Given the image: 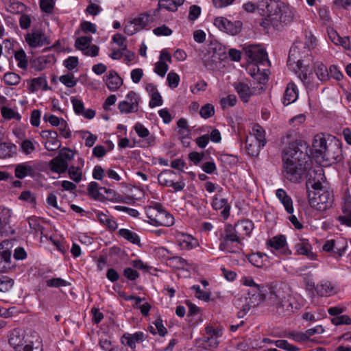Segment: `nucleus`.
<instances>
[{
	"instance_id": "nucleus-1",
	"label": "nucleus",
	"mask_w": 351,
	"mask_h": 351,
	"mask_svg": "<svg viewBox=\"0 0 351 351\" xmlns=\"http://www.w3.org/2000/svg\"><path fill=\"white\" fill-rule=\"evenodd\" d=\"M296 133L289 131L282 138L284 144H289L282 152V173L289 181L297 183L306 175L308 168V154L302 148H306L302 141L295 140Z\"/></svg>"
},
{
	"instance_id": "nucleus-2",
	"label": "nucleus",
	"mask_w": 351,
	"mask_h": 351,
	"mask_svg": "<svg viewBox=\"0 0 351 351\" xmlns=\"http://www.w3.org/2000/svg\"><path fill=\"white\" fill-rule=\"evenodd\" d=\"M305 43L297 42L290 49L287 65L297 73L302 82L310 88L317 86L314 75L309 67L311 50L314 47L315 38L310 35L306 36Z\"/></svg>"
},
{
	"instance_id": "nucleus-3",
	"label": "nucleus",
	"mask_w": 351,
	"mask_h": 351,
	"mask_svg": "<svg viewBox=\"0 0 351 351\" xmlns=\"http://www.w3.org/2000/svg\"><path fill=\"white\" fill-rule=\"evenodd\" d=\"M324 184H326V177L322 168L308 170L306 182L308 201L312 208L319 211L328 209L333 202L332 191Z\"/></svg>"
},
{
	"instance_id": "nucleus-4",
	"label": "nucleus",
	"mask_w": 351,
	"mask_h": 351,
	"mask_svg": "<svg viewBox=\"0 0 351 351\" xmlns=\"http://www.w3.org/2000/svg\"><path fill=\"white\" fill-rule=\"evenodd\" d=\"M148 218L149 223L155 226L169 227L174 224L173 217L158 203L149 208Z\"/></svg>"
},
{
	"instance_id": "nucleus-5",
	"label": "nucleus",
	"mask_w": 351,
	"mask_h": 351,
	"mask_svg": "<svg viewBox=\"0 0 351 351\" xmlns=\"http://www.w3.org/2000/svg\"><path fill=\"white\" fill-rule=\"evenodd\" d=\"M12 242L4 240L0 243V272L10 273L14 270L16 263L12 258Z\"/></svg>"
},
{
	"instance_id": "nucleus-6",
	"label": "nucleus",
	"mask_w": 351,
	"mask_h": 351,
	"mask_svg": "<svg viewBox=\"0 0 351 351\" xmlns=\"http://www.w3.org/2000/svg\"><path fill=\"white\" fill-rule=\"evenodd\" d=\"M153 20L152 15L147 13L141 14L125 25L124 32L128 36L134 35L136 32L147 28Z\"/></svg>"
},
{
	"instance_id": "nucleus-7",
	"label": "nucleus",
	"mask_w": 351,
	"mask_h": 351,
	"mask_svg": "<svg viewBox=\"0 0 351 351\" xmlns=\"http://www.w3.org/2000/svg\"><path fill=\"white\" fill-rule=\"evenodd\" d=\"M241 240L240 235L237 233V230L234 226L232 225H228L226 226L224 233L220 238V244L219 248L222 251H228L229 252H235V250L230 249L231 243H237V244L241 245Z\"/></svg>"
},
{
	"instance_id": "nucleus-8",
	"label": "nucleus",
	"mask_w": 351,
	"mask_h": 351,
	"mask_svg": "<svg viewBox=\"0 0 351 351\" xmlns=\"http://www.w3.org/2000/svg\"><path fill=\"white\" fill-rule=\"evenodd\" d=\"M282 5L276 0H267L265 3V9L263 10L267 17H269L271 25L276 29H281L280 23L279 22L280 14L282 12Z\"/></svg>"
},
{
	"instance_id": "nucleus-9",
	"label": "nucleus",
	"mask_w": 351,
	"mask_h": 351,
	"mask_svg": "<svg viewBox=\"0 0 351 351\" xmlns=\"http://www.w3.org/2000/svg\"><path fill=\"white\" fill-rule=\"evenodd\" d=\"M32 332H25L20 328H14L10 332L8 335V343L15 351L21 350L27 341L32 340Z\"/></svg>"
},
{
	"instance_id": "nucleus-10",
	"label": "nucleus",
	"mask_w": 351,
	"mask_h": 351,
	"mask_svg": "<svg viewBox=\"0 0 351 351\" xmlns=\"http://www.w3.org/2000/svg\"><path fill=\"white\" fill-rule=\"evenodd\" d=\"M312 146L314 151L324 158L327 159L330 158H335V156L330 154V151L334 148L338 149L337 145H328L324 134H318L315 135Z\"/></svg>"
},
{
	"instance_id": "nucleus-11",
	"label": "nucleus",
	"mask_w": 351,
	"mask_h": 351,
	"mask_svg": "<svg viewBox=\"0 0 351 351\" xmlns=\"http://www.w3.org/2000/svg\"><path fill=\"white\" fill-rule=\"evenodd\" d=\"M214 25L221 31L230 35H237L242 29L243 23L240 21L232 22L223 16L215 18Z\"/></svg>"
},
{
	"instance_id": "nucleus-12",
	"label": "nucleus",
	"mask_w": 351,
	"mask_h": 351,
	"mask_svg": "<svg viewBox=\"0 0 351 351\" xmlns=\"http://www.w3.org/2000/svg\"><path fill=\"white\" fill-rule=\"evenodd\" d=\"M125 100L119 103L118 108L121 114L136 112L138 110L140 97L134 91H130Z\"/></svg>"
},
{
	"instance_id": "nucleus-13",
	"label": "nucleus",
	"mask_w": 351,
	"mask_h": 351,
	"mask_svg": "<svg viewBox=\"0 0 351 351\" xmlns=\"http://www.w3.org/2000/svg\"><path fill=\"white\" fill-rule=\"evenodd\" d=\"M298 309V304L294 298L289 295L274 306L276 313L281 317H289Z\"/></svg>"
},
{
	"instance_id": "nucleus-14",
	"label": "nucleus",
	"mask_w": 351,
	"mask_h": 351,
	"mask_svg": "<svg viewBox=\"0 0 351 351\" xmlns=\"http://www.w3.org/2000/svg\"><path fill=\"white\" fill-rule=\"evenodd\" d=\"M245 52L249 61L255 62L256 64H264L265 62L268 63L267 53L265 50L256 45H250L245 48Z\"/></svg>"
},
{
	"instance_id": "nucleus-15",
	"label": "nucleus",
	"mask_w": 351,
	"mask_h": 351,
	"mask_svg": "<svg viewBox=\"0 0 351 351\" xmlns=\"http://www.w3.org/2000/svg\"><path fill=\"white\" fill-rule=\"evenodd\" d=\"M263 287L259 289L258 291L252 290V293L249 292V302L243 306V308L239 313V317H243L246 312L250 310V307H255L261 302L266 300V295L264 293Z\"/></svg>"
},
{
	"instance_id": "nucleus-16",
	"label": "nucleus",
	"mask_w": 351,
	"mask_h": 351,
	"mask_svg": "<svg viewBox=\"0 0 351 351\" xmlns=\"http://www.w3.org/2000/svg\"><path fill=\"white\" fill-rule=\"evenodd\" d=\"M268 293L266 295V301L268 304L276 306L278 302L287 298L281 286L271 285L268 287Z\"/></svg>"
},
{
	"instance_id": "nucleus-17",
	"label": "nucleus",
	"mask_w": 351,
	"mask_h": 351,
	"mask_svg": "<svg viewBox=\"0 0 351 351\" xmlns=\"http://www.w3.org/2000/svg\"><path fill=\"white\" fill-rule=\"evenodd\" d=\"M40 135L45 140L44 146L46 149L56 151L60 147L61 143L58 140V133L56 131L43 130L41 132Z\"/></svg>"
},
{
	"instance_id": "nucleus-18",
	"label": "nucleus",
	"mask_w": 351,
	"mask_h": 351,
	"mask_svg": "<svg viewBox=\"0 0 351 351\" xmlns=\"http://www.w3.org/2000/svg\"><path fill=\"white\" fill-rule=\"evenodd\" d=\"M25 40L31 47L34 48L49 44L47 37L41 30L28 33L25 36Z\"/></svg>"
},
{
	"instance_id": "nucleus-19",
	"label": "nucleus",
	"mask_w": 351,
	"mask_h": 351,
	"mask_svg": "<svg viewBox=\"0 0 351 351\" xmlns=\"http://www.w3.org/2000/svg\"><path fill=\"white\" fill-rule=\"evenodd\" d=\"M267 245L280 254L288 255L291 254V251L287 247L286 237L284 235H278L272 237L267 241Z\"/></svg>"
},
{
	"instance_id": "nucleus-20",
	"label": "nucleus",
	"mask_w": 351,
	"mask_h": 351,
	"mask_svg": "<svg viewBox=\"0 0 351 351\" xmlns=\"http://www.w3.org/2000/svg\"><path fill=\"white\" fill-rule=\"evenodd\" d=\"M145 335L143 332H136L133 334L125 333L121 337V343L129 346L132 350H135L136 343L143 342Z\"/></svg>"
},
{
	"instance_id": "nucleus-21",
	"label": "nucleus",
	"mask_w": 351,
	"mask_h": 351,
	"mask_svg": "<svg viewBox=\"0 0 351 351\" xmlns=\"http://www.w3.org/2000/svg\"><path fill=\"white\" fill-rule=\"evenodd\" d=\"M104 80L108 88L111 91H116L123 84L122 78L114 71H110L104 76Z\"/></svg>"
},
{
	"instance_id": "nucleus-22",
	"label": "nucleus",
	"mask_w": 351,
	"mask_h": 351,
	"mask_svg": "<svg viewBox=\"0 0 351 351\" xmlns=\"http://www.w3.org/2000/svg\"><path fill=\"white\" fill-rule=\"evenodd\" d=\"M211 205L213 209L216 210H222L221 215L224 219H227L229 217L230 205L228 203L227 199L215 195L213 198Z\"/></svg>"
},
{
	"instance_id": "nucleus-23",
	"label": "nucleus",
	"mask_w": 351,
	"mask_h": 351,
	"mask_svg": "<svg viewBox=\"0 0 351 351\" xmlns=\"http://www.w3.org/2000/svg\"><path fill=\"white\" fill-rule=\"evenodd\" d=\"M295 247L298 254L306 256L311 260L315 259L316 255L312 252V247L308 239H300Z\"/></svg>"
},
{
	"instance_id": "nucleus-24",
	"label": "nucleus",
	"mask_w": 351,
	"mask_h": 351,
	"mask_svg": "<svg viewBox=\"0 0 351 351\" xmlns=\"http://www.w3.org/2000/svg\"><path fill=\"white\" fill-rule=\"evenodd\" d=\"M31 339L32 340L27 341V343L19 351H43L42 339L36 332L32 331Z\"/></svg>"
},
{
	"instance_id": "nucleus-25",
	"label": "nucleus",
	"mask_w": 351,
	"mask_h": 351,
	"mask_svg": "<svg viewBox=\"0 0 351 351\" xmlns=\"http://www.w3.org/2000/svg\"><path fill=\"white\" fill-rule=\"evenodd\" d=\"M298 97V90L296 85L293 82L289 83L284 93L282 99L283 104L288 106L295 101Z\"/></svg>"
},
{
	"instance_id": "nucleus-26",
	"label": "nucleus",
	"mask_w": 351,
	"mask_h": 351,
	"mask_svg": "<svg viewBox=\"0 0 351 351\" xmlns=\"http://www.w3.org/2000/svg\"><path fill=\"white\" fill-rule=\"evenodd\" d=\"M234 88L240 99L246 103L249 101L250 97L254 94V92L249 87V86L243 82H236L234 84Z\"/></svg>"
},
{
	"instance_id": "nucleus-27",
	"label": "nucleus",
	"mask_w": 351,
	"mask_h": 351,
	"mask_svg": "<svg viewBox=\"0 0 351 351\" xmlns=\"http://www.w3.org/2000/svg\"><path fill=\"white\" fill-rule=\"evenodd\" d=\"M15 176L19 179H23L26 176L34 177V169L27 162H23L16 165L14 169Z\"/></svg>"
},
{
	"instance_id": "nucleus-28",
	"label": "nucleus",
	"mask_w": 351,
	"mask_h": 351,
	"mask_svg": "<svg viewBox=\"0 0 351 351\" xmlns=\"http://www.w3.org/2000/svg\"><path fill=\"white\" fill-rule=\"evenodd\" d=\"M234 226L237 230L238 234L240 235L242 240L246 236H249L254 229L253 222L248 219L239 221Z\"/></svg>"
},
{
	"instance_id": "nucleus-29",
	"label": "nucleus",
	"mask_w": 351,
	"mask_h": 351,
	"mask_svg": "<svg viewBox=\"0 0 351 351\" xmlns=\"http://www.w3.org/2000/svg\"><path fill=\"white\" fill-rule=\"evenodd\" d=\"M315 73L317 77V80L314 77V80L317 84V86L319 84L317 81L326 82L330 80L329 69H328L326 66L321 62H317L315 63ZM315 87H316V86Z\"/></svg>"
},
{
	"instance_id": "nucleus-30",
	"label": "nucleus",
	"mask_w": 351,
	"mask_h": 351,
	"mask_svg": "<svg viewBox=\"0 0 351 351\" xmlns=\"http://www.w3.org/2000/svg\"><path fill=\"white\" fill-rule=\"evenodd\" d=\"M49 167L52 172L62 173L66 171L69 165L68 162L56 156L49 162Z\"/></svg>"
},
{
	"instance_id": "nucleus-31",
	"label": "nucleus",
	"mask_w": 351,
	"mask_h": 351,
	"mask_svg": "<svg viewBox=\"0 0 351 351\" xmlns=\"http://www.w3.org/2000/svg\"><path fill=\"white\" fill-rule=\"evenodd\" d=\"M276 195L282 203L287 213L291 214L293 212V202L291 198L287 195L286 191L282 189H279L276 191Z\"/></svg>"
},
{
	"instance_id": "nucleus-32",
	"label": "nucleus",
	"mask_w": 351,
	"mask_h": 351,
	"mask_svg": "<svg viewBox=\"0 0 351 351\" xmlns=\"http://www.w3.org/2000/svg\"><path fill=\"white\" fill-rule=\"evenodd\" d=\"M295 10L293 8L282 5V12L280 14L279 22L281 29L283 27V23L288 24L292 22L295 17Z\"/></svg>"
},
{
	"instance_id": "nucleus-33",
	"label": "nucleus",
	"mask_w": 351,
	"mask_h": 351,
	"mask_svg": "<svg viewBox=\"0 0 351 351\" xmlns=\"http://www.w3.org/2000/svg\"><path fill=\"white\" fill-rule=\"evenodd\" d=\"M337 220L343 225L351 227V202H346L342 207V215L337 217Z\"/></svg>"
},
{
	"instance_id": "nucleus-34",
	"label": "nucleus",
	"mask_w": 351,
	"mask_h": 351,
	"mask_svg": "<svg viewBox=\"0 0 351 351\" xmlns=\"http://www.w3.org/2000/svg\"><path fill=\"white\" fill-rule=\"evenodd\" d=\"M28 88L31 93H34L39 89L47 90L48 84L46 77L44 76H40L38 77L32 79L30 81Z\"/></svg>"
},
{
	"instance_id": "nucleus-35",
	"label": "nucleus",
	"mask_w": 351,
	"mask_h": 351,
	"mask_svg": "<svg viewBox=\"0 0 351 351\" xmlns=\"http://www.w3.org/2000/svg\"><path fill=\"white\" fill-rule=\"evenodd\" d=\"M205 332L207 335L204 339L205 342H209L211 339L216 340L223 335V329L221 326L214 327L211 325H208L205 328Z\"/></svg>"
},
{
	"instance_id": "nucleus-36",
	"label": "nucleus",
	"mask_w": 351,
	"mask_h": 351,
	"mask_svg": "<svg viewBox=\"0 0 351 351\" xmlns=\"http://www.w3.org/2000/svg\"><path fill=\"white\" fill-rule=\"evenodd\" d=\"M16 151L15 145L10 143H0V158L4 159L12 157Z\"/></svg>"
},
{
	"instance_id": "nucleus-37",
	"label": "nucleus",
	"mask_w": 351,
	"mask_h": 351,
	"mask_svg": "<svg viewBox=\"0 0 351 351\" xmlns=\"http://www.w3.org/2000/svg\"><path fill=\"white\" fill-rule=\"evenodd\" d=\"M251 134L255 137L259 147L265 146L266 143L265 132L260 125L256 124L253 126Z\"/></svg>"
},
{
	"instance_id": "nucleus-38",
	"label": "nucleus",
	"mask_w": 351,
	"mask_h": 351,
	"mask_svg": "<svg viewBox=\"0 0 351 351\" xmlns=\"http://www.w3.org/2000/svg\"><path fill=\"white\" fill-rule=\"evenodd\" d=\"M97 217L100 223L106 226L110 231H114L118 227L115 221L110 219L107 215L103 213H98Z\"/></svg>"
},
{
	"instance_id": "nucleus-39",
	"label": "nucleus",
	"mask_w": 351,
	"mask_h": 351,
	"mask_svg": "<svg viewBox=\"0 0 351 351\" xmlns=\"http://www.w3.org/2000/svg\"><path fill=\"white\" fill-rule=\"evenodd\" d=\"M176 173L172 170H164L158 176V180L160 185L165 186H170L172 184L173 175Z\"/></svg>"
},
{
	"instance_id": "nucleus-40",
	"label": "nucleus",
	"mask_w": 351,
	"mask_h": 351,
	"mask_svg": "<svg viewBox=\"0 0 351 351\" xmlns=\"http://www.w3.org/2000/svg\"><path fill=\"white\" fill-rule=\"evenodd\" d=\"M320 296H329L334 293V288L329 282H322L315 287Z\"/></svg>"
},
{
	"instance_id": "nucleus-41",
	"label": "nucleus",
	"mask_w": 351,
	"mask_h": 351,
	"mask_svg": "<svg viewBox=\"0 0 351 351\" xmlns=\"http://www.w3.org/2000/svg\"><path fill=\"white\" fill-rule=\"evenodd\" d=\"M119 234L133 244H139L140 238L136 233L128 229H120Z\"/></svg>"
},
{
	"instance_id": "nucleus-42",
	"label": "nucleus",
	"mask_w": 351,
	"mask_h": 351,
	"mask_svg": "<svg viewBox=\"0 0 351 351\" xmlns=\"http://www.w3.org/2000/svg\"><path fill=\"white\" fill-rule=\"evenodd\" d=\"M36 143H37L35 141L25 139L21 142L20 149L25 154L29 155L36 150Z\"/></svg>"
},
{
	"instance_id": "nucleus-43",
	"label": "nucleus",
	"mask_w": 351,
	"mask_h": 351,
	"mask_svg": "<svg viewBox=\"0 0 351 351\" xmlns=\"http://www.w3.org/2000/svg\"><path fill=\"white\" fill-rule=\"evenodd\" d=\"M88 192L90 196L95 199L101 200V196H104L102 192H101L100 187L95 182H91L88 186Z\"/></svg>"
},
{
	"instance_id": "nucleus-44",
	"label": "nucleus",
	"mask_w": 351,
	"mask_h": 351,
	"mask_svg": "<svg viewBox=\"0 0 351 351\" xmlns=\"http://www.w3.org/2000/svg\"><path fill=\"white\" fill-rule=\"evenodd\" d=\"M14 281L12 278L6 276H0V291L7 292L14 286Z\"/></svg>"
},
{
	"instance_id": "nucleus-45",
	"label": "nucleus",
	"mask_w": 351,
	"mask_h": 351,
	"mask_svg": "<svg viewBox=\"0 0 351 351\" xmlns=\"http://www.w3.org/2000/svg\"><path fill=\"white\" fill-rule=\"evenodd\" d=\"M14 57L18 62V66L22 69H27L28 62L25 52L23 49H20L15 53Z\"/></svg>"
},
{
	"instance_id": "nucleus-46",
	"label": "nucleus",
	"mask_w": 351,
	"mask_h": 351,
	"mask_svg": "<svg viewBox=\"0 0 351 351\" xmlns=\"http://www.w3.org/2000/svg\"><path fill=\"white\" fill-rule=\"evenodd\" d=\"M92 41L91 36H81L77 38L75 43V47L81 51H84L90 46Z\"/></svg>"
},
{
	"instance_id": "nucleus-47",
	"label": "nucleus",
	"mask_w": 351,
	"mask_h": 351,
	"mask_svg": "<svg viewBox=\"0 0 351 351\" xmlns=\"http://www.w3.org/2000/svg\"><path fill=\"white\" fill-rule=\"evenodd\" d=\"M59 80L61 83L65 85L68 88L74 87L77 82V80L75 78L73 73H69L66 75H61L59 77Z\"/></svg>"
},
{
	"instance_id": "nucleus-48",
	"label": "nucleus",
	"mask_w": 351,
	"mask_h": 351,
	"mask_svg": "<svg viewBox=\"0 0 351 351\" xmlns=\"http://www.w3.org/2000/svg\"><path fill=\"white\" fill-rule=\"evenodd\" d=\"M68 169V173L71 180L78 183L82 178V171L79 167L71 166Z\"/></svg>"
},
{
	"instance_id": "nucleus-49",
	"label": "nucleus",
	"mask_w": 351,
	"mask_h": 351,
	"mask_svg": "<svg viewBox=\"0 0 351 351\" xmlns=\"http://www.w3.org/2000/svg\"><path fill=\"white\" fill-rule=\"evenodd\" d=\"M4 82L9 86L17 85L21 81V77L12 72L6 73L3 76Z\"/></svg>"
},
{
	"instance_id": "nucleus-50",
	"label": "nucleus",
	"mask_w": 351,
	"mask_h": 351,
	"mask_svg": "<svg viewBox=\"0 0 351 351\" xmlns=\"http://www.w3.org/2000/svg\"><path fill=\"white\" fill-rule=\"evenodd\" d=\"M46 285L49 287H61L69 286L70 283L60 278H53L46 280Z\"/></svg>"
},
{
	"instance_id": "nucleus-51",
	"label": "nucleus",
	"mask_w": 351,
	"mask_h": 351,
	"mask_svg": "<svg viewBox=\"0 0 351 351\" xmlns=\"http://www.w3.org/2000/svg\"><path fill=\"white\" fill-rule=\"evenodd\" d=\"M275 345L281 349L287 351H298L300 348L294 345L290 344L287 340L280 339L275 341Z\"/></svg>"
},
{
	"instance_id": "nucleus-52",
	"label": "nucleus",
	"mask_w": 351,
	"mask_h": 351,
	"mask_svg": "<svg viewBox=\"0 0 351 351\" xmlns=\"http://www.w3.org/2000/svg\"><path fill=\"white\" fill-rule=\"evenodd\" d=\"M1 114L3 118L7 119H15L16 120L21 119V115L16 112L12 108H8V107H3L1 108Z\"/></svg>"
},
{
	"instance_id": "nucleus-53",
	"label": "nucleus",
	"mask_w": 351,
	"mask_h": 351,
	"mask_svg": "<svg viewBox=\"0 0 351 351\" xmlns=\"http://www.w3.org/2000/svg\"><path fill=\"white\" fill-rule=\"evenodd\" d=\"M170 264L173 265V267L180 269L183 268L185 266H189L191 264L188 262L187 260L180 257V256H174L169 259Z\"/></svg>"
},
{
	"instance_id": "nucleus-54",
	"label": "nucleus",
	"mask_w": 351,
	"mask_h": 351,
	"mask_svg": "<svg viewBox=\"0 0 351 351\" xmlns=\"http://www.w3.org/2000/svg\"><path fill=\"white\" fill-rule=\"evenodd\" d=\"M158 6L160 9H165L170 12H176L177 10L174 0H160Z\"/></svg>"
},
{
	"instance_id": "nucleus-55",
	"label": "nucleus",
	"mask_w": 351,
	"mask_h": 351,
	"mask_svg": "<svg viewBox=\"0 0 351 351\" xmlns=\"http://www.w3.org/2000/svg\"><path fill=\"white\" fill-rule=\"evenodd\" d=\"M199 114L202 117L208 119L215 114V108L212 104H207L202 106L200 109Z\"/></svg>"
},
{
	"instance_id": "nucleus-56",
	"label": "nucleus",
	"mask_w": 351,
	"mask_h": 351,
	"mask_svg": "<svg viewBox=\"0 0 351 351\" xmlns=\"http://www.w3.org/2000/svg\"><path fill=\"white\" fill-rule=\"evenodd\" d=\"M192 289H193L195 291V295L196 298H197L198 299H200L206 302L210 300V293L202 290L199 285H193L192 287Z\"/></svg>"
},
{
	"instance_id": "nucleus-57",
	"label": "nucleus",
	"mask_w": 351,
	"mask_h": 351,
	"mask_svg": "<svg viewBox=\"0 0 351 351\" xmlns=\"http://www.w3.org/2000/svg\"><path fill=\"white\" fill-rule=\"evenodd\" d=\"M169 69V66L162 60H160L156 64L154 71L161 77H164Z\"/></svg>"
},
{
	"instance_id": "nucleus-58",
	"label": "nucleus",
	"mask_w": 351,
	"mask_h": 351,
	"mask_svg": "<svg viewBox=\"0 0 351 351\" xmlns=\"http://www.w3.org/2000/svg\"><path fill=\"white\" fill-rule=\"evenodd\" d=\"M167 80L168 82V84L171 88H176L180 82V76L174 72L171 71L167 77Z\"/></svg>"
},
{
	"instance_id": "nucleus-59",
	"label": "nucleus",
	"mask_w": 351,
	"mask_h": 351,
	"mask_svg": "<svg viewBox=\"0 0 351 351\" xmlns=\"http://www.w3.org/2000/svg\"><path fill=\"white\" fill-rule=\"evenodd\" d=\"M21 200L29 202L33 205L36 204V196L29 191H23L19 196Z\"/></svg>"
},
{
	"instance_id": "nucleus-60",
	"label": "nucleus",
	"mask_w": 351,
	"mask_h": 351,
	"mask_svg": "<svg viewBox=\"0 0 351 351\" xmlns=\"http://www.w3.org/2000/svg\"><path fill=\"white\" fill-rule=\"evenodd\" d=\"M162 104V99L160 94L158 91L153 93L151 97V100L149 104V107L153 108L156 106H160Z\"/></svg>"
},
{
	"instance_id": "nucleus-61",
	"label": "nucleus",
	"mask_w": 351,
	"mask_h": 351,
	"mask_svg": "<svg viewBox=\"0 0 351 351\" xmlns=\"http://www.w3.org/2000/svg\"><path fill=\"white\" fill-rule=\"evenodd\" d=\"M71 101L73 104L75 112L77 114H80L84 110V103L82 100L78 99L74 97L71 98Z\"/></svg>"
},
{
	"instance_id": "nucleus-62",
	"label": "nucleus",
	"mask_w": 351,
	"mask_h": 351,
	"mask_svg": "<svg viewBox=\"0 0 351 351\" xmlns=\"http://www.w3.org/2000/svg\"><path fill=\"white\" fill-rule=\"evenodd\" d=\"M182 238L180 239V245L182 247H186L187 249H191L193 247V244L192 241H194V239L188 234H182L181 235Z\"/></svg>"
},
{
	"instance_id": "nucleus-63",
	"label": "nucleus",
	"mask_w": 351,
	"mask_h": 351,
	"mask_svg": "<svg viewBox=\"0 0 351 351\" xmlns=\"http://www.w3.org/2000/svg\"><path fill=\"white\" fill-rule=\"evenodd\" d=\"M57 156L67 162V160H71L73 158L74 153L71 149L64 147L60 151Z\"/></svg>"
},
{
	"instance_id": "nucleus-64",
	"label": "nucleus",
	"mask_w": 351,
	"mask_h": 351,
	"mask_svg": "<svg viewBox=\"0 0 351 351\" xmlns=\"http://www.w3.org/2000/svg\"><path fill=\"white\" fill-rule=\"evenodd\" d=\"M78 58L75 56H70L66 59L63 64L69 71H72L78 65Z\"/></svg>"
}]
</instances>
